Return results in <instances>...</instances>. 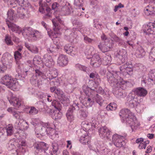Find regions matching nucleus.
Masks as SVG:
<instances>
[{
	"mask_svg": "<svg viewBox=\"0 0 155 155\" xmlns=\"http://www.w3.org/2000/svg\"><path fill=\"white\" fill-rule=\"evenodd\" d=\"M68 63V59L65 55H60L57 60V64L60 66L64 67L66 66Z\"/></svg>",
	"mask_w": 155,
	"mask_h": 155,
	"instance_id": "obj_26",
	"label": "nucleus"
},
{
	"mask_svg": "<svg viewBox=\"0 0 155 155\" xmlns=\"http://www.w3.org/2000/svg\"><path fill=\"white\" fill-rule=\"evenodd\" d=\"M6 22L8 27L13 31L15 32L18 34L21 33L23 35H24V33L22 32L24 28L22 29L16 25L9 22V21H8L7 20H6Z\"/></svg>",
	"mask_w": 155,
	"mask_h": 155,
	"instance_id": "obj_20",
	"label": "nucleus"
},
{
	"mask_svg": "<svg viewBox=\"0 0 155 155\" xmlns=\"http://www.w3.org/2000/svg\"><path fill=\"white\" fill-rule=\"evenodd\" d=\"M8 84L7 87L13 90L18 89L19 87L18 81L15 78H12Z\"/></svg>",
	"mask_w": 155,
	"mask_h": 155,
	"instance_id": "obj_29",
	"label": "nucleus"
},
{
	"mask_svg": "<svg viewBox=\"0 0 155 155\" xmlns=\"http://www.w3.org/2000/svg\"><path fill=\"white\" fill-rule=\"evenodd\" d=\"M5 42L8 45H12L13 43L11 40V38L9 35H6L5 37Z\"/></svg>",
	"mask_w": 155,
	"mask_h": 155,
	"instance_id": "obj_53",
	"label": "nucleus"
},
{
	"mask_svg": "<svg viewBox=\"0 0 155 155\" xmlns=\"http://www.w3.org/2000/svg\"><path fill=\"white\" fill-rule=\"evenodd\" d=\"M25 46L29 51L33 53L36 54L38 52V49L35 46L30 45L27 42L25 43Z\"/></svg>",
	"mask_w": 155,
	"mask_h": 155,
	"instance_id": "obj_35",
	"label": "nucleus"
},
{
	"mask_svg": "<svg viewBox=\"0 0 155 155\" xmlns=\"http://www.w3.org/2000/svg\"><path fill=\"white\" fill-rule=\"evenodd\" d=\"M7 98L10 104L14 107H18L21 105L19 99L14 96L12 93L9 94Z\"/></svg>",
	"mask_w": 155,
	"mask_h": 155,
	"instance_id": "obj_19",
	"label": "nucleus"
},
{
	"mask_svg": "<svg viewBox=\"0 0 155 155\" xmlns=\"http://www.w3.org/2000/svg\"><path fill=\"white\" fill-rule=\"evenodd\" d=\"M52 22L55 27L53 28V31L49 28L46 29L48 35L52 39L54 44H57L58 42L56 41V39L59 40L58 36L60 34V30L58 29V22L61 23V20L59 17H56L52 20Z\"/></svg>",
	"mask_w": 155,
	"mask_h": 155,
	"instance_id": "obj_3",
	"label": "nucleus"
},
{
	"mask_svg": "<svg viewBox=\"0 0 155 155\" xmlns=\"http://www.w3.org/2000/svg\"><path fill=\"white\" fill-rule=\"evenodd\" d=\"M43 63L47 67L50 68L54 64L55 62L52 57L48 54H45L43 58Z\"/></svg>",
	"mask_w": 155,
	"mask_h": 155,
	"instance_id": "obj_18",
	"label": "nucleus"
},
{
	"mask_svg": "<svg viewBox=\"0 0 155 155\" xmlns=\"http://www.w3.org/2000/svg\"><path fill=\"white\" fill-rule=\"evenodd\" d=\"M126 51L123 49L120 50L116 55L117 61L119 64L124 63L127 58Z\"/></svg>",
	"mask_w": 155,
	"mask_h": 155,
	"instance_id": "obj_13",
	"label": "nucleus"
},
{
	"mask_svg": "<svg viewBox=\"0 0 155 155\" xmlns=\"http://www.w3.org/2000/svg\"><path fill=\"white\" fill-rule=\"evenodd\" d=\"M7 15L8 18L11 20H13L15 16L14 11L12 9H10L8 11Z\"/></svg>",
	"mask_w": 155,
	"mask_h": 155,
	"instance_id": "obj_46",
	"label": "nucleus"
},
{
	"mask_svg": "<svg viewBox=\"0 0 155 155\" xmlns=\"http://www.w3.org/2000/svg\"><path fill=\"white\" fill-rule=\"evenodd\" d=\"M25 11L24 7L18 8L17 11V15L21 18H23L25 16L24 11Z\"/></svg>",
	"mask_w": 155,
	"mask_h": 155,
	"instance_id": "obj_40",
	"label": "nucleus"
},
{
	"mask_svg": "<svg viewBox=\"0 0 155 155\" xmlns=\"http://www.w3.org/2000/svg\"><path fill=\"white\" fill-rule=\"evenodd\" d=\"M45 123L40 122L35 119H34L31 122V124L35 126V132L38 134L41 133L43 130H45V127L44 124Z\"/></svg>",
	"mask_w": 155,
	"mask_h": 155,
	"instance_id": "obj_9",
	"label": "nucleus"
},
{
	"mask_svg": "<svg viewBox=\"0 0 155 155\" xmlns=\"http://www.w3.org/2000/svg\"><path fill=\"white\" fill-rule=\"evenodd\" d=\"M83 0H74V5L78 6H81L83 3Z\"/></svg>",
	"mask_w": 155,
	"mask_h": 155,
	"instance_id": "obj_62",
	"label": "nucleus"
},
{
	"mask_svg": "<svg viewBox=\"0 0 155 155\" xmlns=\"http://www.w3.org/2000/svg\"><path fill=\"white\" fill-rule=\"evenodd\" d=\"M12 78V77L11 76L8 75H6L2 78L1 82L2 84L5 85L7 86L9 82L10 81Z\"/></svg>",
	"mask_w": 155,
	"mask_h": 155,
	"instance_id": "obj_37",
	"label": "nucleus"
},
{
	"mask_svg": "<svg viewBox=\"0 0 155 155\" xmlns=\"http://www.w3.org/2000/svg\"><path fill=\"white\" fill-rule=\"evenodd\" d=\"M7 65H8V64L2 62L0 63V73H3L7 69Z\"/></svg>",
	"mask_w": 155,
	"mask_h": 155,
	"instance_id": "obj_52",
	"label": "nucleus"
},
{
	"mask_svg": "<svg viewBox=\"0 0 155 155\" xmlns=\"http://www.w3.org/2000/svg\"><path fill=\"white\" fill-rule=\"evenodd\" d=\"M52 146L53 148L52 150L53 153L56 155L58 154L59 150L58 144L55 142H54L52 143Z\"/></svg>",
	"mask_w": 155,
	"mask_h": 155,
	"instance_id": "obj_42",
	"label": "nucleus"
},
{
	"mask_svg": "<svg viewBox=\"0 0 155 155\" xmlns=\"http://www.w3.org/2000/svg\"><path fill=\"white\" fill-rule=\"evenodd\" d=\"M149 58L152 61H155V47L151 49L150 53Z\"/></svg>",
	"mask_w": 155,
	"mask_h": 155,
	"instance_id": "obj_45",
	"label": "nucleus"
},
{
	"mask_svg": "<svg viewBox=\"0 0 155 155\" xmlns=\"http://www.w3.org/2000/svg\"><path fill=\"white\" fill-rule=\"evenodd\" d=\"M52 105L54 106L55 109H61V104L60 102L56 100H54L52 102Z\"/></svg>",
	"mask_w": 155,
	"mask_h": 155,
	"instance_id": "obj_47",
	"label": "nucleus"
},
{
	"mask_svg": "<svg viewBox=\"0 0 155 155\" xmlns=\"http://www.w3.org/2000/svg\"><path fill=\"white\" fill-rule=\"evenodd\" d=\"M117 107V105L115 103H110L106 107V109L107 110H115Z\"/></svg>",
	"mask_w": 155,
	"mask_h": 155,
	"instance_id": "obj_50",
	"label": "nucleus"
},
{
	"mask_svg": "<svg viewBox=\"0 0 155 155\" xmlns=\"http://www.w3.org/2000/svg\"><path fill=\"white\" fill-rule=\"evenodd\" d=\"M91 137L88 135V133H86L82 135L80 138L79 141L82 144L84 145H88V146L90 149L95 150L94 147L93 145H91L90 144Z\"/></svg>",
	"mask_w": 155,
	"mask_h": 155,
	"instance_id": "obj_12",
	"label": "nucleus"
},
{
	"mask_svg": "<svg viewBox=\"0 0 155 155\" xmlns=\"http://www.w3.org/2000/svg\"><path fill=\"white\" fill-rule=\"evenodd\" d=\"M51 116L55 120L60 119L62 116V113L61 109H55L53 110L51 113Z\"/></svg>",
	"mask_w": 155,
	"mask_h": 155,
	"instance_id": "obj_31",
	"label": "nucleus"
},
{
	"mask_svg": "<svg viewBox=\"0 0 155 155\" xmlns=\"http://www.w3.org/2000/svg\"><path fill=\"white\" fill-rule=\"evenodd\" d=\"M111 57L110 55H106L103 58V62L104 65H107L110 63Z\"/></svg>",
	"mask_w": 155,
	"mask_h": 155,
	"instance_id": "obj_39",
	"label": "nucleus"
},
{
	"mask_svg": "<svg viewBox=\"0 0 155 155\" xmlns=\"http://www.w3.org/2000/svg\"><path fill=\"white\" fill-rule=\"evenodd\" d=\"M150 142L149 140L145 141L143 143H140L138 146V147L140 149H145L146 147L147 144L149 143Z\"/></svg>",
	"mask_w": 155,
	"mask_h": 155,
	"instance_id": "obj_55",
	"label": "nucleus"
},
{
	"mask_svg": "<svg viewBox=\"0 0 155 155\" xmlns=\"http://www.w3.org/2000/svg\"><path fill=\"white\" fill-rule=\"evenodd\" d=\"M75 67L77 69L85 71L87 68L84 66H83L80 64H78L75 65Z\"/></svg>",
	"mask_w": 155,
	"mask_h": 155,
	"instance_id": "obj_59",
	"label": "nucleus"
},
{
	"mask_svg": "<svg viewBox=\"0 0 155 155\" xmlns=\"http://www.w3.org/2000/svg\"><path fill=\"white\" fill-rule=\"evenodd\" d=\"M33 61L34 65L40 64L43 63V60L42 61L38 56H35L33 58Z\"/></svg>",
	"mask_w": 155,
	"mask_h": 155,
	"instance_id": "obj_44",
	"label": "nucleus"
},
{
	"mask_svg": "<svg viewBox=\"0 0 155 155\" xmlns=\"http://www.w3.org/2000/svg\"><path fill=\"white\" fill-rule=\"evenodd\" d=\"M75 28H73V31L72 32L70 30H66L65 32V38L67 40L71 41L74 40V38H76L77 35L76 32L75 33Z\"/></svg>",
	"mask_w": 155,
	"mask_h": 155,
	"instance_id": "obj_22",
	"label": "nucleus"
},
{
	"mask_svg": "<svg viewBox=\"0 0 155 155\" xmlns=\"http://www.w3.org/2000/svg\"><path fill=\"white\" fill-rule=\"evenodd\" d=\"M142 84L145 85L147 84H155V69L151 70L149 74L148 77L143 78Z\"/></svg>",
	"mask_w": 155,
	"mask_h": 155,
	"instance_id": "obj_8",
	"label": "nucleus"
},
{
	"mask_svg": "<svg viewBox=\"0 0 155 155\" xmlns=\"http://www.w3.org/2000/svg\"><path fill=\"white\" fill-rule=\"evenodd\" d=\"M24 33V35H26L27 38L29 40L34 41L37 39L38 38L40 37L41 34L38 31L33 30L30 27H26L24 28L22 32Z\"/></svg>",
	"mask_w": 155,
	"mask_h": 155,
	"instance_id": "obj_5",
	"label": "nucleus"
},
{
	"mask_svg": "<svg viewBox=\"0 0 155 155\" xmlns=\"http://www.w3.org/2000/svg\"><path fill=\"white\" fill-rule=\"evenodd\" d=\"M36 74L35 75H33L30 79L31 83L32 84H35L38 81V77L41 76L42 74V73L40 72L38 70H35Z\"/></svg>",
	"mask_w": 155,
	"mask_h": 155,
	"instance_id": "obj_34",
	"label": "nucleus"
},
{
	"mask_svg": "<svg viewBox=\"0 0 155 155\" xmlns=\"http://www.w3.org/2000/svg\"><path fill=\"white\" fill-rule=\"evenodd\" d=\"M51 124H50L49 123H46L44 124L45 126V130L46 131L47 134L51 136V139H53L52 136H56V135H57V134L55 133V130L53 128L51 127Z\"/></svg>",
	"mask_w": 155,
	"mask_h": 155,
	"instance_id": "obj_21",
	"label": "nucleus"
},
{
	"mask_svg": "<svg viewBox=\"0 0 155 155\" xmlns=\"http://www.w3.org/2000/svg\"><path fill=\"white\" fill-rule=\"evenodd\" d=\"M135 100H131L130 101V106L131 107H134L137 106V102H136V101L137 99L136 98H135Z\"/></svg>",
	"mask_w": 155,
	"mask_h": 155,
	"instance_id": "obj_63",
	"label": "nucleus"
},
{
	"mask_svg": "<svg viewBox=\"0 0 155 155\" xmlns=\"http://www.w3.org/2000/svg\"><path fill=\"white\" fill-rule=\"evenodd\" d=\"M119 115L123 118L124 121L129 125L133 131L136 130L140 126V122L128 109L121 110L119 113Z\"/></svg>",
	"mask_w": 155,
	"mask_h": 155,
	"instance_id": "obj_1",
	"label": "nucleus"
},
{
	"mask_svg": "<svg viewBox=\"0 0 155 155\" xmlns=\"http://www.w3.org/2000/svg\"><path fill=\"white\" fill-rule=\"evenodd\" d=\"M60 99L61 101V103L65 106L67 105L69 103V99L65 96V95H64V97H61Z\"/></svg>",
	"mask_w": 155,
	"mask_h": 155,
	"instance_id": "obj_48",
	"label": "nucleus"
},
{
	"mask_svg": "<svg viewBox=\"0 0 155 155\" xmlns=\"http://www.w3.org/2000/svg\"><path fill=\"white\" fill-rule=\"evenodd\" d=\"M132 67V66L131 64L126 63L120 67V70L121 73L124 75H126L127 74L131 75L133 73Z\"/></svg>",
	"mask_w": 155,
	"mask_h": 155,
	"instance_id": "obj_15",
	"label": "nucleus"
},
{
	"mask_svg": "<svg viewBox=\"0 0 155 155\" xmlns=\"http://www.w3.org/2000/svg\"><path fill=\"white\" fill-rule=\"evenodd\" d=\"M98 132L99 136L102 138L109 139L110 137L111 131L106 127L100 128Z\"/></svg>",
	"mask_w": 155,
	"mask_h": 155,
	"instance_id": "obj_16",
	"label": "nucleus"
},
{
	"mask_svg": "<svg viewBox=\"0 0 155 155\" xmlns=\"http://www.w3.org/2000/svg\"><path fill=\"white\" fill-rule=\"evenodd\" d=\"M60 3V5L61 7V13L64 15H69L72 9L68 3L66 4L64 0H58Z\"/></svg>",
	"mask_w": 155,
	"mask_h": 155,
	"instance_id": "obj_11",
	"label": "nucleus"
},
{
	"mask_svg": "<svg viewBox=\"0 0 155 155\" xmlns=\"http://www.w3.org/2000/svg\"><path fill=\"white\" fill-rule=\"evenodd\" d=\"M94 145L96 146V148L98 151L101 153L105 154L107 153V149L102 143L96 142Z\"/></svg>",
	"mask_w": 155,
	"mask_h": 155,
	"instance_id": "obj_28",
	"label": "nucleus"
},
{
	"mask_svg": "<svg viewBox=\"0 0 155 155\" xmlns=\"http://www.w3.org/2000/svg\"><path fill=\"white\" fill-rule=\"evenodd\" d=\"M152 9H153V7L147 5L144 9V14L147 16L151 15L152 13Z\"/></svg>",
	"mask_w": 155,
	"mask_h": 155,
	"instance_id": "obj_41",
	"label": "nucleus"
},
{
	"mask_svg": "<svg viewBox=\"0 0 155 155\" xmlns=\"http://www.w3.org/2000/svg\"><path fill=\"white\" fill-rule=\"evenodd\" d=\"M26 109L29 110V113L31 114H35L38 112V110L33 107H31L30 110L27 108Z\"/></svg>",
	"mask_w": 155,
	"mask_h": 155,
	"instance_id": "obj_56",
	"label": "nucleus"
},
{
	"mask_svg": "<svg viewBox=\"0 0 155 155\" xmlns=\"http://www.w3.org/2000/svg\"><path fill=\"white\" fill-rule=\"evenodd\" d=\"M101 63V61L98 54H94L92 57L91 62V64L94 67L99 66Z\"/></svg>",
	"mask_w": 155,
	"mask_h": 155,
	"instance_id": "obj_27",
	"label": "nucleus"
},
{
	"mask_svg": "<svg viewBox=\"0 0 155 155\" xmlns=\"http://www.w3.org/2000/svg\"><path fill=\"white\" fill-rule=\"evenodd\" d=\"M143 30L144 33L147 34L155 35V23L150 22L147 25H144Z\"/></svg>",
	"mask_w": 155,
	"mask_h": 155,
	"instance_id": "obj_14",
	"label": "nucleus"
},
{
	"mask_svg": "<svg viewBox=\"0 0 155 155\" xmlns=\"http://www.w3.org/2000/svg\"><path fill=\"white\" fill-rule=\"evenodd\" d=\"M14 56L16 61L19 60L21 58V54L18 51H16L15 52Z\"/></svg>",
	"mask_w": 155,
	"mask_h": 155,
	"instance_id": "obj_57",
	"label": "nucleus"
},
{
	"mask_svg": "<svg viewBox=\"0 0 155 155\" xmlns=\"http://www.w3.org/2000/svg\"><path fill=\"white\" fill-rule=\"evenodd\" d=\"M93 48H88L85 51V53L86 54L88 55H91L93 54L92 51H93Z\"/></svg>",
	"mask_w": 155,
	"mask_h": 155,
	"instance_id": "obj_60",
	"label": "nucleus"
},
{
	"mask_svg": "<svg viewBox=\"0 0 155 155\" xmlns=\"http://www.w3.org/2000/svg\"><path fill=\"white\" fill-rule=\"evenodd\" d=\"M64 49L65 52L72 56L75 55L77 53V49L71 45H67L64 47Z\"/></svg>",
	"mask_w": 155,
	"mask_h": 155,
	"instance_id": "obj_25",
	"label": "nucleus"
},
{
	"mask_svg": "<svg viewBox=\"0 0 155 155\" xmlns=\"http://www.w3.org/2000/svg\"><path fill=\"white\" fill-rule=\"evenodd\" d=\"M39 5L40 7L39 10L40 12L42 13L47 12L48 13L45 14V16L46 17H50V15L49 14V12L50 10L49 8L48 9L46 7V4L45 3H43L42 0H40L39 1Z\"/></svg>",
	"mask_w": 155,
	"mask_h": 155,
	"instance_id": "obj_24",
	"label": "nucleus"
},
{
	"mask_svg": "<svg viewBox=\"0 0 155 155\" xmlns=\"http://www.w3.org/2000/svg\"><path fill=\"white\" fill-rule=\"evenodd\" d=\"M66 116L68 120L71 122L73 121L74 119V117L73 114V111L71 109L68 110L66 114Z\"/></svg>",
	"mask_w": 155,
	"mask_h": 155,
	"instance_id": "obj_38",
	"label": "nucleus"
},
{
	"mask_svg": "<svg viewBox=\"0 0 155 155\" xmlns=\"http://www.w3.org/2000/svg\"><path fill=\"white\" fill-rule=\"evenodd\" d=\"M147 93V91L145 89L142 87H139L133 89L130 94V96L133 98H137V97H135L134 96V94L138 96L144 97L146 96Z\"/></svg>",
	"mask_w": 155,
	"mask_h": 155,
	"instance_id": "obj_7",
	"label": "nucleus"
},
{
	"mask_svg": "<svg viewBox=\"0 0 155 155\" xmlns=\"http://www.w3.org/2000/svg\"><path fill=\"white\" fill-rule=\"evenodd\" d=\"M16 1L21 7H26L27 5H28V4L27 3V0H17V1Z\"/></svg>",
	"mask_w": 155,
	"mask_h": 155,
	"instance_id": "obj_51",
	"label": "nucleus"
},
{
	"mask_svg": "<svg viewBox=\"0 0 155 155\" xmlns=\"http://www.w3.org/2000/svg\"><path fill=\"white\" fill-rule=\"evenodd\" d=\"M88 115V113L86 111H84L81 110L80 112V118L82 119H84L86 118Z\"/></svg>",
	"mask_w": 155,
	"mask_h": 155,
	"instance_id": "obj_54",
	"label": "nucleus"
},
{
	"mask_svg": "<svg viewBox=\"0 0 155 155\" xmlns=\"http://www.w3.org/2000/svg\"><path fill=\"white\" fill-rule=\"evenodd\" d=\"M106 40L104 42L100 43L98 45V48L103 52H105L110 50L112 47V44L111 42H108Z\"/></svg>",
	"mask_w": 155,
	"mask_h": 155,
	"instance_id": "obj_17",
	"label": "nucleus"
},
{
	"mask_svg": "<svg viewBox=\"0 0 155 155\" xmlns=\"http://www.w3.org/2000/svg\"><path fill=\"white\" fill-rule=\"evenodd\" d=\"M93 98L94 101L95 100L101 106L104 101L101 97L97 94H96V96Z\"/></svg>",
	"mask_w": 155,
	"mask_h": 155,
	"instance_id": "obj_49",
	"label": "nucleus"
},
{
	"mask_svg": "<svg viewBox=\"0 0 155 155\" xmlns=\"http://www.w3.org/2000/svg\"><path fill=\"white\" fill-rule=\"evenodd\" d=\"M126 84V83L124 86L121 85V87L119 86L115 87V91L114 92V94L117 97L121 98H124L125 97L126 95L123 94L124 91L122 89L125 88Z\"/></svg>",
	"mask_w": 155,
	"mask_h": 155,
	"instance_id": "obj_23",
	"label": "nucleus"
},
{
	"mask_svg": "<svg viewBox=\"0 0 155 155\" xmlns=\"http://www.w3.org/2000/svg\"><path fill=\"white\" fill-rule=\"evenodd\" d=\"M81 126L86 131H88L91 129L93 130V128L96 127V125L94 124H92L91 123L86 120L82 122Z\"/></svg>",
	"mask_w": 155,
	"mask_h": 155,
	"instance_id": "obj_30",
	"label": "nucleus"
},
{
	"mask_svg": "<svg viewBox=\"0 0 155 155\" xmlns=\"http://www.w3.org/2000/svg\"><path fill=\"white\" fill-rule=\"evenodd\" d=\"M124 7V5L121 3H119L117 5L115 6L114 11L115 12H116L119 8Z\"/></svg>",
	"mask_w": 155,
	"mask_h": 155,
	"instance_id": "obj_64",
	"label": "nucleus"
},
{
	"mask_svg": "<svg viewBox=\"0 0 155 155\" xmlns=\"http://www.w3.org/2000/svg\"><path fill=\"white\" fill-rule=\"evenodd\" d=\"M34 147L36 149L35 155H47L46 151L48 150L49 146L43 142H36L34 145Z\"/></svg>",
	"mask_w": 155,
	"mask_h": 155,
	"instance_id": "obj_6",
	"label": "nucleus"
},
{
	"mask_svg": "<svg viewBox=\"0 0 155 155\" xmlns=\"http://www.w3.org/2000/svg\"><path fill=\"white\" fill-rule=\"evenodd\" d=\"M13 115L17 119H20L21 118V113L18 111H14L13 113Z\"/></svg>",
	"mask_w": 155,
	"mask_h": 155,
	"instance_id": "obj_58",
	"label": "nucleus"
},
{
	"mask_svg": "<svg viewBox=\"0 0 155 155\" xmlns=\"http://www.w3.org/2000/svg\"><path fill=\"white\" fill-rule=\"evenodd\" d=\"M119 73V72L117 71L113 74L109 73L107 75L108 81L115 87L119 86L121 87V85L124 86L126 83V81H124L120 76H118Z\"/></svg>",
	"mask_w": 155,
	"mask_h": 155,
	"instance_id": "obj_4",
	"label": "nucleus"
},
{
	"mask_svg": "<svg viewBox=\"0 0 155 155\" xmlns=\"http://www.w3.org/2000/svg\"><path fill=\"white\" fill-rule=\"evenodd\" d=\"M84 41L86 43H91L94 41L93 39H91L87 36H84Z\"/></svg>",
	"mask_w": 155,
	"mask_h": 155,
	"instance_id": "obj_61",
	"label": "nucleus"
},
{
	"mask_svg": "<svg viewBox=\"0 0 155 155\" xmlns=\"http://www.w3.org/2000/svg\"><path fill=\"white\" fill-rule=\"evenodd\" d=\"M124 137L117 134H114L112 137V141L114 145L117 147H120L124 144Z\"/></svg>",
	"mask_w": 155,
	"mask_h": 155,
	"instance_id": "obj_10",
	"label": "nucleus"
},
{
	"mask_svg": "<svg viewBox=\"0 0 155 155\" xmlns=\"http://www.w3.org/2000/svg\"><path fill=\"white\" fill-rule=\"evenodd\" d=\"M145 54V52L143 48L140 47L136 50L135 55L138 58H142Z\"/></svg>",
	"mask_w": 155,
	"mask_h": 155,
	"instance_id": "obj_36",
	"label": "nucleus"
},
{
	"mask_svg": "<svg viewBox=\"0 0 155 155\" xmlns=\"http://www.w3.org/2000/svg\"><path fill=\"white\" fill-rule=\"evenodd\" d=\"M13 127L11 124H9L6 127V132L8 135L10 136L13 133Z\"/></svg>",
	"mask_w": 155,
	"mask_h": 155,
	"instance_id": "obj_43",
	"label": "nucleus"
},
{
	"mask_svg": "<svg viewBox=\"0 0 155 155\" xmlns=\"http://www.w3.org/2000/svg\"><path fill=\"white\" fill-rule=\"evenodd\" d=\"M50 90L51 92L56 94L58 96L59 99L64 97V93L63 91L57 88L56 87H51Z\"/></svg>",
	"mask_w": 155,
	"mask_h": 155,
	"instance_id": "obj_32",
	"label": "nucleus"
},
{
	"mask_svg": "<svg viewBox=\"0 0 155 155\" xmlns=\"http://www.w3.org/2000/svg\"><path fill=\"white\" fill-rule=\"evenodd\" d=\"M11 56L8 53H5L3 54L1 58L2 62L8 64L11 60Z\"/></svg>",
	"mask_w": 155,
	"mask_h": 155,
	"instance_id": "obj_33",
	"label": "nucleus"
},
{
	"mask_svg": "<svg viewBox=\"0 0 155 155\" xmlns=\"http://www.w3.org/2000/svg\"><path fill=\"white\" fill-rule=\"evenodd\" d=\"M98 81H97V84L96 80L95 81V89H91L87 87H83V89L84 92L85 94L87 95L88 97H86L82 101V103L83 104L87 106L91 107L93 104L94 99L93 97V94H92V92L93 91V90L96 91H99L97 89V87H96V85H98L99 83L101 82L100 79H97Z\"/></svg>",
	"mask_w": 155,
	"mask_h": 155,
	"instance_id": "obj_2",
	"label": "nucleus"
}]
</instances>
